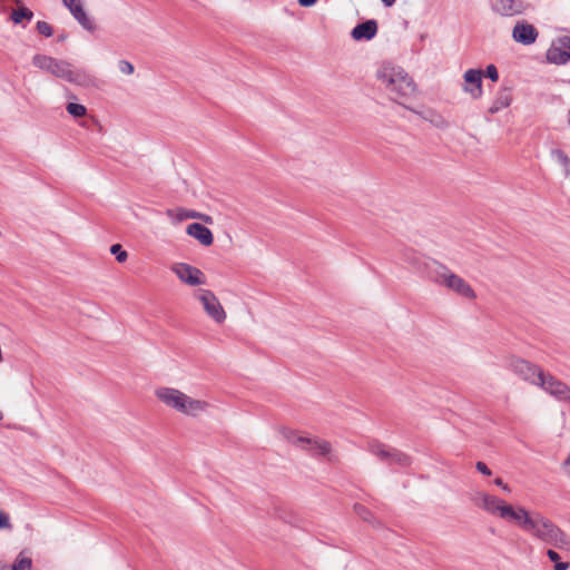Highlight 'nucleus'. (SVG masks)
I'll use <instances>...</instances> for the list:
<instances>
[{
	"label": "nucleus",
	"mask_w": 570,
	"mask_h": 570,
	"mask_svg": "<svg viewBox=\"0 0 570 570\" xmlns=\"http://www.w3.org/2000/svg\"><path fill=\"white\" fill-rule=\"evenodd\" d=\"M519 518L515 523L523 531L557 549L570 550V537L550 519L538 512L529 513L524 508Z\"/></svg>",
	"instance_id": "f257e3e1"
},
{
	"label": "nucleus",
	"mask_w": 570,
	"mask_h": 570,
	"mask_svg": "<svg viewBox=\"0 0 570 570\" xmlns=\"http://www.w3.org/2000/svg\"><path fill=\"white\" fill-rule=\"evenodd\" d=\"M35 67L45 70L57 78L70 83L89 88L97 85V78L85 69H73L71 63L46 55H35L32 58Z\"/></svg>",
	"instance_id": "f03ea898"
},
{
	"label": "nucleus",
	"mask_w": 570,
	"mask_h": 570,
	"mask_svg": "<svg viewBox=\"0 0 570 570\" xmlns=\"http://www.w3.org/2000/svg\"><path fill=\"white\" fill-rule=\"evenodd\" d=\"M367 451L377 458L379 461L389 466L409 468L412 459L399 449L386 445L377 440L368 441Z\"/></svg>",
	"instance_id": "7ed1b4c3"
},
{
	"label": "nucleus",
	"mask_w": 570,
	"mask_h": 570,
	"mask_svg": "<svg viewBox=\"0 0 570 570\" xmlns=\"http://www.w3.org/2000/svg\"><path fill=\"white\" fill-rule=\"evenodd\" d=\"M281 433L288 442L306 450L311 455H327L331 452V443L317 438L311 439L298 435L296 431L283 428Z\"/></svg>",
	"instance_id": "20e7f679"
},
{
	"label": "nucleus",
	"mask_w": 570,
	"mask_h": 570,
	"mask_svg": "<svg viewBox=\"0 0 570 570\" xmlns=\"http://www.w3.org/2000/svg\"><path fill=\"white\" fill-rule=\"evenodd\" d=\"M481 507L492 514H499L502 519L514 522L520 519L519 513H521L522 507L514 509L512 505L507 504L503 500L487 493L481 494Z\"/></svg>",
	"instance_id": "39448f33"
},
{
	"label": "nucleus",
	"mask_w": 570,
	"mask_h": 570,
	"mask_svg": "<svg viewBox=\"0 0 570 570\" xmlns=\"http://www.w3.org/2000/svg\"><path fill=\"white\" fill-rule=\"evenodd\" d=\"M509 368L520 379L535 386L544 372L538 365L520 357H512L509 361Z\"/></svg>",
	"instance_id": "423d86ee"
},
{
	"label": "nucleus",
	"mask_w": 570,
	"mask_h": 570,
	"mask_svg": "<svg viewBox=\"0 0 570 570\" xmlns=\"http://www.w3.org/2000/svg\"><path fill=\"white\" fill-rule=\"evenodd\" d=\"M537 386L541 387L544 392L559 401L570 402V387L550 373L543 372V375L541 376V380H539Z\"/></svg>",
	"instance_id": "0eeeda50"
},
{
	"label": "nucleus",
	"mask_w": 570,
	"mask_h": 570,
	"mask_svg": "<svg viewBox=\"0 0 570 570\" xmlns=\"http://www.w3.org/2000/svg\"><path fill=\"white\" fill-rule=\"evenodd\" d=\"M420 263V274L430 279L431 282L444 285L448 275L451 271L443 264L435 259L429 258V261H422Z\"/></svg>",
	"instance_id": "6e6552de"
},
{
	"label": "nucleus",
	"mask_w": 570,
	"mask_h": 570,
	"mask_svg": "<svg viewBox=\"0 0 570 570\" xmlns=\"http://www.w3.org/2000/svg\"><path fill=\"white\" fill-rule=\"evenodd\" d=\"M403 68L392 65H383L376 71L377 79L382 81L392 100L396 92L399 78L403 75Z\"/></svg>",
	"instance_id": "1a4fd4ad"
},
{
	"label": "nucleus",
	"mask_w": 570,
	"mask_h": 570,
	"mask_svg": "<svg viewBox=\"0 0 570 570\" xmlns=\"http://www.w3.org/2000/svg\"><path fill=\"white\" fill-rule=\"evenodd\" d=\"M171 271L176 276L185 284L190 286H197L205 284L204 273L187 263H175L171 266Z\"/></svg>",
	"instance_id": "9d476101"
},
{
	"label": "nucleus",
	"mask_w": 570,
	"mask_h": 570,
	"mask_svg": "<svg viewBox=\"0 0 570 570\" xmlns=\"http://www.w3.org/2000/svg\"><path fill=\"white\" fill-rule=\"evenodd\" d=\"M205 312L217 323H223L226 313L215 294L209 289H202L198 296Z\"/></svg>",
	"instance_id": "9b49d317"
},
{
	"label": "nucleus",
	"mask_w": 570,
	"mask_h": 570,
	"mask_svg": "<svg viewBox=\"0 0 570 570\" xmlns=\"http://www.w3.org/2000/svg\"><path fill=\"white\" fill-rule=\"evenodd\" d=\"M482 77L483 71L481 69H469L463 75L464 86L462 89L472 99H479L483 95Z\"/></svg>",
	"instance_id": "f8f14e48"
},
{
	"label": "nucleus",
	"mask_w": 570,
	"mask_h": 570,
	"mask_svg": "<svg viewBox=\"0 0 570 570\" xmlns=\"http://www.w3.org/2000/svg\"><path fill=\"white\" fill-rule=\"evenodd\" d=\"M157 397L164 402L167 406L175 409L176 411L181 413L184 409V403L187 395L179 390L171 387H161L156 391Z\"/></svg>",
	"instance_id": "ddd939ff"
},
{
	"label": "nucleus",
	"mask_w": 570,
	"mask_h": 570,
	"mask_svg": "<svg viewBox=\"0 0 570 570\" xmlns=\"http://www.w3.org/2000/svg\"><path fill=\"white\" fill-rule=\"evenodd\" d=\"M449 289L455 292L458 295L474 299L476 297L474 289L470 286V284L463 279L461 276L450 273L445 279L444 285Z\"/></svg>",
	"instance_id": "4468645a"
},
{
	"label": "nucleus",
	"mask_w": 570,
	"mask_h": 570,
	"mask_svg": "<svg viewBox=\"0 0 570 570\" xmlns=\"http://www.w3.org/2000/svg\"><path fill=\"white\" fill-rule=\"evenodd\" d=\"M512 37L517 42L528 46L535 42L538 31L532 24L522 21L514 26Z\"/></svg>",
	"instance_id": "2eb2a0df"
},
{
	"label": "nucleus",
	"mask_w": 570,
	"mask_h": 570,
	"mask_svg": "<svg viewBox=\"0 0 570 570\" xmlns=\"http://www.w3.org/2000/svg\"><path fill=\"white\" fill-rule=\"evenodd\" d=\"M396 87L397 88L393 100L403 106L404 108L409 109L410 107L405 106L400 100L412 96L416 91V85L405 70L403 75L399 78V83Z\"/></svg>",
	"instance_id": "dca6fc26"
},
{
	"label": "nucleus",
	"mask_w": 570,
	"mask_h": 570,
	"mask_svg": "<svg viewBox=\"0 0 570 570\" xmlns=\"http://www.w3.org/2000/svg\"><path fill=\"white\" fill-rule=\"evenodd\" d=\"M377 33V22L374 19L366 20L357 23L351 32V36L356 41L371 40Z\"/></svg>",
	"instance_id": "f3484780"
},
{
	"label": "nucleus",
	"mask_w": 570,
	"mask_h": 570,
	"mask_svg": "<svg viewBox=\"0 0 570 570\" xmlns=\"http://www.w3.org/2000/svg\"><path fill=\"white\" fill-rule=\"evenodd\" d=\"M186 233L204 246H210L214 243L212 230L200 223L189 224L186 228Z\"/></svg>",
	"instance_id": "a211bd4d"
},
{
	"label": "nucleus",
	"mask_w": 570,
	"mask_h": 570,
	"mask_svg": "<svg viewBox=\"0 0 570 570\" xmlns=\"http://www.w3.org/2000/svg\"><path fill=\"white\" fill-rule=\"evenodd\" d=\"M492 8L495 12L505 17L514 16L521 12V6L517 2V0H494Z\"/></svg>",
	"instance_id": "6ab92c4d"
},
{
	"label": "nucleus",
	"mask_w": 570,
	"mask_h": 570,
	"mask_svg": "<svg viewBox=\"0 0 570 570\" xmlns=\"http://www.w3.org/2000/svg\"><path fill=\"white\" fill-rule=\"evenodd\" d=\"M512 100L511 90L509 88H501L495 96L491 107L489 108V112L494 115L500 110L510 106Z\"/></svg>",
	"instance_id": "aec40b11"
},
{
	"label": "nucleus",
	"mask_w": 570,
	"mask_h": 570,
	"mask_svg": "<svg viewBox=\"0 0 570 570\" xmlns=\"http://www.w3.org/2000/svg\"><path fill=\"white\" fill-rule=\"evenodd\" d=\"M70 13L78 21V23L87 31L94 32L96 30V24L94 20L90 19L86 13L82 3L80 6H75L71 9Z\"/></svg>",
	"instance_id": "412c9836"
},
{
	"label": "nucleus",
	"mask_w": 570,
	"mask_h": 570,
	"mask_svg": "<svg viewBox=\"0 0 570 570\" xmlns=\"http://www.w3.org/2000/svg\"><path fill=\"white\" fill-rule=\"evenodd\" d=\"M184 405L185 406L181 410V413L191 416H196L198 413L205 412L209 406V404L206 401L195 400L188 395L185 400Z\"/></svg>",
	"instance_id": "4be33fe9"
},
{
	"label": "nucleus",
	"mask_w": 570,
	"mask_h": 570,
	"mask_svg": "<svg viewBox=\"0 0 570 570\" xmlns=\"http://www.w3.org/2000/svg\"><path fill=\"white\" fill-rule=\"evenodd\" d=\"M547 59L554 65H564L570 60V51L562 50L553 43L547 51Z\"/></svg>",
	"instance_id": "5701e85b"
},
{
	"label": "nucleus",
	"mask_w": 570,
	"mask_h": 570,
	"mask_svg": "<svg viewBox=\"0 0 570 570\" xmlns=\"http://www.w3.org/2000/svg\"><path fill=\"white\" fill-rule=\"evenodd\" d=\"M412 112L421 116L423 119L430 121L432 125H434L438 128H445L448 127V121L436 111L434 110H428L426 112H420L413 108H409Z\"/></svg>",
	"instance_id": "b1692460"
},
{
	"label": "nucleus",
	"mask_w": 570,
	"mask_h": 570,
	"mask_svg": "<svg viewBox=\"0 0 570 570\" xmlns=\"http://www.w3.org/2000/svg\"><path fill=\"white\" fill-rule=\"evenodd\" d=\"M10 18L16 24L22 23L23 21L29 22L33 18V12L29 8L21 6L12 10Z\"/></svg>",
	"instance_id": "393cba45"
},
{
	"label": "nucleus",
	"mask_w": 570,
	"mask_h": 570,
	"mask_svg": "<svg viewBox=\"0 0 570 570\" xmlns=\"http://www.w3.org/2000/svg\"><path fill=\"white\" fill-rule=\"evenodd\" d=\"M176 217L180 222L185 220V219H188V218H198V219L204 220L205 223H210L212 222V217L206 215V214H200L198 212L188 210V209H184V208H179L177 210V216Z\"/></svg>",
	"instance_id": "a878e982"
},
{
	"label": "nucleus",
	"mask_w": 570,
	"mask_h": 570,
	"mask_svg": "<svg viewBox=\"0 0 570 570\" xmlns=\"http://www.w3.org/2000/svg\"><path fill=\"white\" fill-rule=\"evenodd\" d=\"M403 258L405 262H407L410 265H412L417 273H420V263H417V262L422 263V261H429L428 257H424L423 255H421L412 249H406L403 253Z\"/></svg>",
	"instance_id": "bb28decb"
},
{
	"label": "nucleus",
	"mask_w": 570,
	"mask_h": 570,
	"mask_svg": "<svg viewBox=\"0 0 570 570\" xmlns=\"http://www.w3.org/2000/svg\"><path fill=\"white\" fill-rule=\"evenodd\" d=\"M551 156L563 167L566 174L570 173V158L563 150L552 149Z\"/></svg>",
	"instance_id": "cd10ccee"
},
{
	"label": "nucleus",
	"mask_w": 570,
	"mask_h": 570,
	"mask_svg": "<svg viewBox=\"0 0 570 570\" xmlns=\"http://www.w3.org/2000/svg\"><path fill=\"white\" fill-rule=\"evenodd\" d=\"M547 557L554 563V570H568L570 567L569 562H563L560 560L559 553L553 549H549L547 551Z\"/></svg>",
	"instance_id": "c85d7f7f"
},
{
	"label": "nucleus",
	"mask_w": 570,
	"mask_h": 570,
	"mask_svg": "<svg viewBox=\"0 0 570 570\" xmlns=\"http://www.w3.org/2000/svg\"><path fill=\"white\" fill-rule=\"evenodd\" d=\"M354 512L365 522L374 523L375 518L372 512L363 504H354Z\"/></svg>",
	"instance_id": "c756f323"
},
{
	"label": "nucleus",
	"mask_w": 570,
	"mask_h": 570,
	"mask_svg": "<svg viewBox=\"0 0 570 570\" xmlns=\"http://www.w3.org/2000/svg\"><path fill=\"white\" fill-rule=\"evenodd\" d=\"M66 109L68 114L75 118H81L87 114V108L83 105L76 102H69Z\"/></svg>",
	"instance_id": "7c9ffc66"
},
{
	"label": "nucleus",
	"mask_w": 570,
	"mask_h": 570,
	"mask_svg": "<svg viewBox=\"0 0 570 570\" xmlns=\"http://www.w3.org/2000/svg\"><path fill=\"white\" fill-rule=\"evenodd\" d=\"M110 253L116 256V261L119 263H124L128 258L127 252L122 249L120 244L111 245Z\"/></svg>",
	"instance_id": "2f4dec72"
},
{
	"label": "nucleus",
	"mask_w": 570,
	"mask_h": 570,
	"mask_svg": "<svg viewBox=\"0 0 570 570\" xmlns=\"http://www.w3.org/2000/svg\"><path fill=\"white\" fill-rule=\"evenodd\" d=\"M31 564L30 558H20L10 567V570H31Z\"/></svg>",
	"instance_id": "473e14b6"
},
{
	"label": "nucleus",
	"mask_w": 570,
	"mask_h": 570,
	"mask_svg": "<svg viewBox=\"0 0 570 570\" xmlns=\"http://www.w3.org/2000/svg\"><path fill=\"white\" fill-rule=\"evenodd\" d=\"M36 29L40 35L47 38L51 37L53 33L52 27L46 21H38L36 24Z\"/></svg>",
	"instance_id": "72a5a7b5"
},
{
	"label": "nucleus",
	"mask_w": 570,
	"mask_h": 570,
	"mask_svg": "<svg viewBox=\"0 0 570 570\" xmlns=\"http://www.w3.org/2000/svg\"><path fill=\"white\" fill-rule=\"evenodd\" d=\"M487 78H489L491 81L495 82L499 80V72L494 65H489L485 68V71L483 73Z\"/></svg>",
	"instance_id": "f704fd0d"
},
{
	"label": "nucleus",
	"mask_w": 570,
	"mask_h": 570,
	"mask_svg": "<svg viewBox=\"0 0 570 570\" xmlns=\"http://www.w3.org/2000/svg\"><path fill=\"white\" fill-rule=\"evenodd\" d=\"M554 45L562 50L570 51V35L559 37Z\"/></svg>",
	"instance_id": "c9c22d12"
},
{
	"label": "nucleus",
	"mask_w": 570,
	"mask_h": 570,
	"mask_svg": "<svg viewBox=\"0 0 570 570\" xmlns=\"http://www.w3.org/2000/svg\"><path fill=\"white\" fill-rule=\"evenodd\" d=\"M118 68L125 75H131L135 71L134 65L127 60H120Z\"/></svg>",
	"instance_id": "e433bc0d"
},
{
	"label": "nucleus",
	"mask_w": 570,
	"mask_h": 570,
	"mask_svg": "<svg viewBox=\"0 0 570 570\" xmlns=\"http://www.w3.org/2000/svg\"><path fill=\"white\" fill-rule=\"evenodd\" d=\"M475 469L482 473L483 475H491L492 472L491 470L488 468V465L482 462V461H478L476 464H475Z\"/></svg>",
	"instance_id": "4c0bfd02"
},
{
	"label": "nucleus",
	"mask_w": 570,
	"mask_h": 570,
	"mask_svg": "<svg viewBox=\"0 0 570 570\" xmlns=\"http://www.w3.org/2000/svg\"><path fill=\"white\" fill-rule=\"evenodd\" d=\"M10 527V520L7 513L0 511V529Z\"/></svg>",
	"instance_id": "58836bf2"
},
{
	"label": "nucleus",
	"mask_w": 570,
	"mask_h": 570,
	"mask_svg": "<svg viewBox=\"0 0 570 570\" xmlns=\"http://www.w3.org/2000/svg\"><path fill=\"white\" fill-rule=\"evenodd\" d=\"M63 4L71 11L75 6H80L81 0H62Z\"/></svg>",
	"instance_id": "ea45409f"
},
{
	"label": "nucleus",
	"mask_w": 570,
	"mask_h": 570,
	"mask_svg": "<svg viewBox=\"0 0 570 570\" xmlns=\"http://www.w3.org/2000/svg\"><path fill=\"white\" fill-rule=\"evenodd\" d=\"M318 0H297L298 4L303 8L313 7Z\"/></svg>",
	"instance_id": "a19ab883"
},
{
	"label": "nucleus",
	"mask_w": 570,
	"mask_h": 570,
	"mask_svg": "<svg viewBox=\"0 0 570 570\" xmlns=\"http://www.w3.org/2000/svg\"><path fill=\"white\" fill-rule=\"evenodd\" d=\"M494 484L498 485V487H501L502 490L507 491V492H510V488L508 487V484H504L503 483V480L501 478H497L494 480Z\"/></svg>",
	"instance_id": "79ce46f5"
},
{
	"label": "nucleus",
	"mask_w": 570,
	"mask_h": 570,
	"mask_svg": "<svg viewBox=\"0 0 570 570\" xmlns=\"http://www.w3.org/2000/svg\"><path fill=\"white\" fill-rule=\"evenodd\" d=\"M563 465H564L568 476L570 478V453H569V456L567 458V460L564 461Z\"/></svg>",
	"instance_id": "37998d69"
},
{
	"label": "nucleus",
	"mask_w": 570,
	"mask_h": 570,
	"mask_svg": "<svg viewBox=\"0 0 570 570\" xmlns=\"http://www.w3.org/2000/svg\"><path fill=\"white\" fill-rule=\"evenodd\" d=\"M385 7H392L396 0H381Z\"/></svg>",
	"instance_id": "c03bdc74"
},
{
	"label": "nucleus",
	"mask_w": 570,
	"mask_h": 570,
	"mask_svg": "<svg viewBox=\"0 0 570 570\" xmlns=\"http://www.w3.org/2000/svg\"><path fill=\"white\" fill-rule=\"evenodd\" d=\"M0 570H10V567H8L7 564L0 563Z\"/></svg>",
	"instance_id": "a18cd8bd"
},
{
	"label": "nucleus",
	"mask_w": 570,
	"mask_h": 570,
	"mask_svg": "<svg viewBox=\"0 0 570 570\" xmlns=\"http://www.w3.org/2000/svg\"><path fill=\"white\" fill-rule=\"evenodd\" d=\"M65 39H66V35H60V36L58 37V41H63Z\"/></svg>",
	"instance_id": "49530a36"
},
{
	"label": "nucleus",
	"mask_w": 570,
	"mask_h": 570,
	"mask_svg": "<svg viewBox=\"0 0 570 570\" xmlns=\"http://www.w3.org/2000/svg\"><path fill=\"white\" fill-rule=\"evenodd\" d=\"M3 419V413L0 411V421Z\"/></svg>",
	"instance_id": "de8ad7c7"
}]
</instances>
